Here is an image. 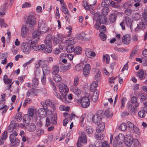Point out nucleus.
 <instances>
[{"mask_svg": "<svg viewBox=\"0 0 147 147\" xmlns=\"http://www.w3.org/2000/svg\"><path fill=\"white\" fill-rule=\"evenodd\" d=\"M34 114V110L32 108H30L29 109V115L31 117H32Z\"/></svg>", "mask_w": 147, "mask_h": 147, "instance_id": "64", "label": "nucleus"}, {"mask_svg": "<svg viewBox=\"0 0 147 147\" xmlns=\"http://www.w3.org/2000/svg\"><path fill=\"white\" fill-rule=\"evenodd\" d=\"M85 53L87 56L89 57H94L96 55L94 52L92 51L90 49L88 48L85 49Z\"/></svg>", "mask_w": 147, "mask_h": 147, "instance_id": "21", "label": "nucleus"}, {"mask_svg": "<svg viewBox=\"0 0 147 147\" xmlns=\"http://www.w3.org/2000/svg\"><path fill=\"white\" fill-rule=\"evenodd\" d=\"M27 130L30 132H32L35 131L36 129V126L35 124L33 123H31L29 124H28L26 127Z\"/></svg>", "mask_w": 147, "mask_h": 147, "instance_id": "19", "label": "nucleus"}, {"mask_svg": "<svg viewBox=\"0 0 147 147\" xmlns=\"http://www.w3.org/2000/svg\"><path fill=\"white\" fill-rule=\"evenodd\" d=\"M132 10L130 9H127L124 11V13L126 15L129 16H130L132 13Z\"/></svg>", "mask_w": 147, "mask_h": 147, "instance_id": "60", "label": "nucleus"}, {"mask_svg": "<svg viewBox=\"0 0 147 147\" xmlns=\"http://www.w3.org/2000/svg\"><path fill=\"white\" fill-rule=\"evenodd\" d=\"M117 16V14L115 13L111 14L110 15L109 19L110 22L112 23L114 22L116 20Z\"/></svg>", "mask_w": 147, "mask_h": 147, "instance_id": "31", "label": "nucleus"}, {"mask_svg": "<svg viewBox=\"0 0 147 147\" xmlns=\"http://www.w3.org/2000/svg\"><path fill=\"white\" fill-rule=\"evenodd\" d=\"M131 103L134 105L136 107H138L139 106L140 104L139 102L137 101V98L135 96L131 97Z\"/></svg>", "mask_w": 147, "mask_h": 147, "instance_id": "24", "label": "nucleus"}, {"mask_svg": "<svg viewBox=\"0 0 147 147\" xmlns=\"http://www.w3.org/2000/svg\"><path fill=\"white\" fill-rule=\"evenodd\" d=\"M61 10L64 13L68 14V16L69 17L70 16V13H69L68 9L66 8V5H65V6H63L61 7Z\"/></svg>", "mask_w": 147, "mask_h": 147, "instance_id": "37", "label": "nucleus"}, {"mask_svg": "<svg viewBox=\"0 0 147 147\" xmlns=\"http://www.w3.org/2000/svg\"><path fill=\"white\" fill-rule=\"evenodd\" d=\"M90 66L89 64H87L85 66L83 70V74L86 76L89 75L90 72Z\"/></svg>", "mask_w": 147, "mask_h": 147, "instance_id": "14", "label": "nucleus"}, {"mask_svg": "<svg viewBox=\"0 0 147 147\" xmlns=\"http://www.w3.org/2000/svg\"><path fill=\"white\" fill-rule=\"evenodd\" d=\"M98 82L96 81H93L90 86V91L91 92L95 91L96 88L98 86Z\"/></svg>", "mask_w": 147, "mask_h": 147, "instance_id": "26", "label": "nucleus"}, {"mask_svg": "<svg viewBox=\"0 0 147 147\" xmlns=\"http://www.w3.org/2000/svg\"><path fill=\"white\" fill-rule=\"evenodd\" d=\"M61 38V42H60L61 45V46L65 47L66 45H73L76 42V40L75 38H71L68 40L67 39L66 37L60 38Z\"/></svg>", "mask_w": 147, "mask_h": 147, "instance_id": "3", "label": "nucleus"}, {"mask_svg": "<svg viewBox=\"0 0 147 147\" xmlns=\"http://www.w3.org/2000/svg\"><path fill=\"white\" fill-rule=\"evenodd\" d=\"M147 26V24L141 22H140L139 24H138L136 28V30L137 29H145L146 28V26Z\"/></svg>", "mask_w": 147, "mask_h": 147, "instance_id": "23", "label": "nucleus"}, {"mask_svg": "<svg viewBox=\"0 0 147 147\" xmlns=\"http://www.w3.org/2000/svg\"><path fill=\"white\" fill-rule=\"evenodd\" d=\"M134 132L137 134L138 135H139L140 134V130L138 127L136 126H134L133 129Z\"/></svg>", "mask_w": 147, "mask_h": 147, "instance_id": "62", "label": "nucleus"}, {"mask_svg": "<svg viewBox=\"0 0 147 147\" xmlns=\"http://www.w3.org/2000/svg\"><path fill=\"white\" fill-rule=\"evenodd\" d=\"M132 18L134 20H138L140 19L141 16L138 13H136L133 14Z\"/></svg>", "mask_w": 147, "mask_h": 147, "instance_id": "41", "label": "nucleus"}, {"mask_svg": "<svg viewBox=\"0 0 147 147\" xmlns=\"http://www.w3.org/2000/svg\"><path fill=\"white\" fill-rule=\"evenodd\" d=\"M80 102L81 106L84 108L88 107L90 103L89 98L86 96L83 97L82 98Z\"/></svg>", "mask_w": 147, "mask_h": 147, "instance_id": "11", "label": "nucleus"}, {"mask_svg": "<svg viewBox=\"0 0 147 147\" xmlns=\"http://www.w3.org/2000/svg\"><path fill=\"white\" fill-rule=\"evenodd\" d=\"M124 136L121 133H119L115 137V139L113 143L114 147H123V141L124 140Z\"/></svg>", "mask_w": 147, "mask_h": 147, "instance_id": "2", "label": "nucleus"}, {"mask_svg": "<svg viewBox=\"0 0 147 147\" xmlns=\"http://www.w3.org/2000/svg\"><path fill=\"white\" fill-rule=\"evenodd\" d=\"M109 11V8L106 7L102 9V13L104 15H107L108 14Z\"/></svg>", "mask_w": 147, "mask_h": 147, "instance_id": "50", "label": "nucleus"}, {"mask_svg": "<svg viewBox=\"0 0 147 147\" xmlns=\"http://www.w3.org/2000/svg\"><path fill=\"white\" fill-rule=\"evenodd\" d=\"M136 75L141 80L144 79L146 76V74L142 69H140Z\"/></svg>", "mask_w": 147, "mask_h": 147, "instance_id": "17", "label": "nucleus"}, {"mask_svg": "<svg viewBox=\"0 0 147 147\" xmlns=\"http://www.w3.org/2000/svg\"><path fill=\"white\" fill-rule=\"evenodd\" d=\"M25 132L23 130H21L20 133V136L22 137V140L23 142H25L26 140V138L25 136Z\"/></svg>", "mask_w": 147, "mask_h": 147, "instance_id": "54", "label": "nucleus"}, {"mask_svg": "<svg viewBox=\"0 0 147 147\" xmlns=\"http://www.w3.org/2000/svg\"><path fill=\"white\" fill-rule=\"evenodd\" d=\"M52 51V49L51 45H46L44 50L45 53H50Z\"/></svg>", "mask_w": 147, "mask_h": 147, "instance_id": "34", "label": "nucleus"}, {"mask_svg": "<svg viewBox=\"0 0 147 147\" xmlns=\"http://www.w3.org/2000/svg\"><path fill=\"white\" fill-rule=\"evenodd\" d=\"M100 72L99 70H97V73L95 76V80L97 82H100L101 80V77L100 76Z\"/></svg>", "mask_w": 147, "mask_h": 147, "instance_id": "35", "label": "nucleus"}, {"mask_svg": "<svg viewBox=\"0 0 147 147\" xmlns=\"http://www.w3.org/2000/svg\"><path fill=\"white\" fill-rule=\"evenodd\" d=\"M110 3V0H104L102 1L101 3V5L102 7H107L109 5Z\"/></svg>", "mask_w": 147, "mask_h": 147, "instance_id": "44", "label": "nucleus"}, {"mask_svg": "<svg viewBox=\"0 0 147 147\" xmlns=\"http://www.w3.org/2000/svg\"><path fill=\"white\" fill-rule=\"evenodd\" d=\"M3 80L5 84L8 85L7 87L8 89H9V79L7 75H5L3 76Z\"/></svg>", "mask_w": 147, "mask_h": 147, "instance_id": "38", "label": "nucleus"}, {"mask_svg": "<svg viewBox=\"0 0 147 147\" xmlns=\"http://www.w3.org/2000/svg\"><path fill=\"white\" fill-rule=\"evenodd\" d=\"M66 50L67 52L70 53L74 52V46L73 45H67Z\"/></svg>", "mask_w": 147, "mask_h": 147, "instance_id": "42", "label": "nucleus"}, {"mask_svg": "<svg viewBox=\"0 0 147 147\" xmlns=\"http://www.w3.org/2000/svg\"><path fill=\"white\" fill-rule=\"evenodd\" d=\"M141 21L147 24V14H144L141 19Z\"/></svg>", "mask_w": 147, "mask_h": 147, "instance_id": "56", "label": "nucleus"}, {"mask_svg": "<svg viewBox=\"0 0 147 147\" xmlns=\"http://www.w3.org/2000/svg\"><path fill=\"white\" fill-rule=\"evenodd\" d=\"M85 33L84 32H81L80 34L77 35V38L81 40H85L86 39L85 37Z\"/></svg>", "mask_w": 147, "mask_h": 147, "instance_id": "48", "label": "nucleus"}, {"mask_svg": "<svg viewBox=\"0 0 147 147\" xmlns=\"http://www.w3.org/2000/svg\"><path fill=\"white\" fill-rule=\"evenodd\" d=\"M82 5L86 9H89L92 13H94L93 7L89 5L86 1H84L82 3Z\"/></svg>", "mask_w": 147, "mask_h": 147, "instance_id": "16", "label": "nucleus"}, {"mask_svg": "<svg viewBox=\"0 0 147 147\" xmlns=\"http://www.w3.org/2000/svg\"><path fill=\"white\" fill-rule=\"evenodd\" d=\"M59 91L61 94L64 98L66 96L67 93L68 91V89L67 86L64 84H61L59 86Z\"/></svg>", "mask_w": 147, "mask_h": 147, "instance_id": "9", "label": "nucleus"}, {"mask_svg": "<svg viewBox=\"0 0 147 147\" xmlns=\"http://www.w3.org/2000/svg\"><path fill=\"white\" fill-rule=\"evenodd\" d=\"M41 66L42 67L43 74H45L47 72H49V68L46 64V61L44 60H41Z\"/></svg>", "mask_w": 147, "mask_h": 147, "instance_id": "13", "label": "nucleus"}, {"mask_svg": "<svg viewBox=\"0 0 147 147\" xmlns=\"http://www.w3.org/2000/svg\"><path fill=\"white\" fill-rule=\"evenodd\" d=\"M103 116V111L101 110L98 111L92 117V121L95 124H98L101 121Z\"/></svg>", "mask_w": 147, "mask_h": 147, "instance_id": "4", "label": "nucleus"}, {"mask_svg": "<svg viewBox=\"0 0 147 147\" xmlns=\"http://www.w3.org/2000/svg\"><path fill=\"white\" fill-rule=\"evenodd\" d=\"M95 136L96 139L102 140L104 139V136L102 134H95Z\"/></svg>", "mask_w": 147, "mask_h": 147, "instance_id": "46", "label": "nucleus"}, {"mask_svg": "<svg viewBox=\"0 0 147 147\" xmlns=\"http://www.w3.org/2000/svg\"><path fill=\"white\" fill-rule=\"evenodd\" d=\"M46 110V109H45L42 108H40L38 111V114L40 116L45 115L46 113L45 111Z\"/></svg>", "mask_w": 147, "mask_h": 147, "instance_id": "47", "label": "nucleus"}, {"mask_svg": "<svg viewBox=\"0 0 147 147\" xmlns=\"http://www.w3.org/2000/svg\"><path fill=\"white\" fill-rule=\"evenodd\" d=\"M53 77V79L54 80L57 82H59L61 81L62 80L61 76L57 74Z\"/></svg>", "mask_w": 147, "mask_h": 147, "instance_id": "52", "label": "nucleus"}, {"mask_svg": "<svg viewBox=\"0 0 147 147\" xmlns=\"http://www.w3.org/2000/svg\"><path fill=\"white\" fill-rule=\"evenodd\" d=\"M127 125L130 130L132 129L135 126L130 121H128L127 122Z\"/></svg>", "mask_w": 147, "mask_h": 147, "instance_id": "57", "label": "nucleus"}, {"mask_svg": "<svg viewBox=\"0 0 147 147\" xmlns=\"http://www.w3.org/2000/svg\"><path fill=\"white\" fill-rule=\"evenodd\" d=\"M79 77L77 76H76L74 79V80L73 83V85L74 86H76L79 83Z\"/></svg>", "mask_w": 147, "mask_h": 147, "instance_id": "61", "label": "nucleus"}, {"mask_svg": "<svg viewBox=\"0 0 147 147\" xmlns=\"http://www.w3.org/2000/svg\"><path fill=\"white\" fill-rule=\"evenodd\" d=\"M86 130L87 133L88 134H91L93 132L92 127L90 126H87L86 127Z\"/></svg>", "mask_w": 147, "mask_h": 147, "instance_id": "59", "label": "nucleus"}, {"mask_svg": "<svg viewBox=\"0 0 147 147\" xmlns=\"http://www.w3.org/2000/svg\"><path fill=\"white\" fill-rule=\"evenodd\" d=\"M110 4L111 6L114 8H119L120 7L119 3L117 1L114 2L113 1H110Z\"/></svg>", "mask_w": 147, "mask_h": 147, "instance_id": "36", "label": "nucleus"}, {"mask_svg": "<svg viewBox=\"0 0 147 147\" xmlns=\"http://www.w3.org/2000/svg\"><path fill=\"white\" fill-rule=\"evenodd\" d=\"M128 108L129 110L131 112H134L135 111V109L134 106L133 105L129 104L128 106Z\"/></svg>", "mask_w": 147, "mask_h": 147, "instance_id": "58", "label": "nucleus"}, {"mask_svg": "<svg viewBox=\"0 0 147 147\" xmlns=\"http://www.w3.org/2000/svg\"><path fill=\"white\" fill-rule=\"evenodd\" d=\"M42 34L39 31L36 30L34 31L32 34L33 38L34 39V41L36 42L38 41L39 39V36Z\"/></svg>", "mask_w": 147, "mask_h": 147, "instance_id": "18", "label": "nucleus"}, {"mask_svg": "<svg viewBox=\"0 0 147 147\" xmlns=\"http://www.w3.org/2000/svg\"><path fill=\"white\" fill-rule=\"evenodd\" d=\"M124 140L125 144L128 147L130 146L133 142V137L130 134H127L124 136Z\"/></svg>", "mask_w": 147, "mask_h": 147, "instance_id": "7", "label": "nucleus"}, {"mask_svg": "<svg viewBox=\"0 0 147 147\" xmlns=\"http://www.w3.org/2000/svg\"><path fill=\"white\" fill-rule=\"evenodd\" d=\"M22 114L21 112L17 113L15 116V119L18 121H20L22 119Z\"/></svg>", "mask_w": 147, "mask_h": 147, "instance_id": "45", "label": "nucleus"}, {"mask_svg": "<svg viewBox=\"0 0 147 147\" xmlns=\"http://www.w3.org/2000/svg\"><path fill=\"white\" fill-rule=\"evenodd\" d=\"M132 6V3L130 1H128L124 4L123 7L125 9L130 8Z\"/></svg>", "mask_w": 147, "mask_h": 147, "instance_id": "43", "label": "nucleus"}, {"mask_svg": "<svg viewBox=\"0 0 147 147\" xmlns=\"http://www.w3.org/2000/svg\"><path fill=\"white\" fill-rule=\"evenodd\" d=\"M139 96L140 97L141 101H144L147 100V96L143 93H140L139 94Z\"/></svg>", "mask_w": 147, "mask_h": 147, "instance_id": "49", "label": "nucleus"}, {"mask_svg": "<svg viewBox=\"0 0 147 147\" xmlns=\"http://www.w3.org/2000/svg\"><path fill=\"white\" fill-rule=\"evenodd\" d=\"M44 133V131L43 129L38 128L36 130V134L37 136H39L42 135Z\"/></svg>", "mask_w": 147, "mask_h": 147, "instance_id": "51", "label": "nucleus"}, {"mask_svg": "<svg viewBox=\"0 0 147 147\" xmlns=\"http://www.w3.org/2000/svg\"><path fill=\"white\" fill-rule=\"evenodd\" d=\"M143 110L140 111L138 112V115L141 118H144L145 116V113Z\"/></svg>", "mask_w": 147, "mask_h": 147, "instance_id": "63", "label": "nucleus"}, {"mask_svg": "<svg viewBox=\"0 0 147 147\" xmlns=\"http://www.w3.org/2000/svg\"><path fill=\"white\" fill-rule=\"evenodd\" d=\"M127 128V125L125 123H122L119 126V129L123 131H125Z\"/></svg>", "mask_w": 147, "mask_h": 147, "instance_id": "53", "label": "nucleus"}, {"mask_svg": "<svg viewBox=\"0 0 147 147\" xmlns=\"http://www.w3.org/2000/svg\"><path fill=\"white\" fill-rule=\"evenodd\" d=\"M30 118L28 114L24 115L23 117V121L24 124H28L30 122Z\"/></svg>", "mask_w": 147, "mask_h": 147, "instance_id": "30", "label": "nucleus"}, {"mask_svg": "<svg viewBox=\"0 0 147 147\" xmlns=\"http://www.w3.org/2000/svg\"><path fill=\"white\" fill-rule=\"evenodd\" d=\"M21 49L24 53L26 54H28L31 51V45L29 42L24 41L21 44Z\"/></svg>", "mask_w": 147, "mask_h": 147, "instance_id": "6", "label": "nucleus"}, {"mask_svg": "<svg viewBox=\"0 0 147 147\" xmlns=\"http://www.w3.org/2000/svg\"><path fill=\"white\" fill-rule=\"evenodd\" d=\"M78 140L80 141V142H82L83 143H86L87 142V139L86 136L84 132H81V135L80 136L78 139Z\"/></svg>", "mask_w": 147, "mask_h": 147, "instance_id": "15", "label": "nucleus"}, {"mask_svg": "<svg viewBox=\"0 0 147 147\" xmlns=\"http://www.w3.org/2000/svg\"><path fill=\"white\" fill-rule=\"evenodd\" d=\"M131 40V36L129 34H125L122 37V42L125 45H129L130 43Z\"/></svg>", "mask_w": 147, "mask_h": 147, "instance_id": "12", "label": "nucleus"}, {"mask_svg": "<svg viewBox=\"0 0 147 147\" xmlns=\"http://www.w3.org/2000/svg\"><path fill=\"white\" fill-rule=\"evenodd\" d=\"M101 23L98 19L96 20L95 23L94 25V27L97 30H98L101 24Z\"/></svg>", "mask_w": 147, "mask_h": 147, "instance_id": "55", "label": "nucleus"}, {"mask_svg": "<svg viewBox=\"0 0 147 147\" xmlns=\"http://www.w3.org/2000/svg\"><path fill=\"white\" fill-rule=\"evenodd\" d=\"M98 92L96 90L94 92L92 97V100L94 102H96L98 98Z\"/></svg>", "mask_w": 147, "mask_h": 147, "instance_id": "32", "label": "nucleus"}, {"mask_svg": "<svg viewBox=\"0 0 147 147\" xmlns=\"http://www.w3.org/2000/svg\"><path fill=\"white\" fill-rule=\"evenodd\" d=\"M132 22V20L129 17L126 16L125 18V20L123 22H121L120 24V25L121 26L122 30H125V29L124 23H125L127 26L131 27Z\"/></svg>", "mask_w": 147, "mask_h": 147, "instance_id": "8", "label": "nucleus"}, {"mask_svg": "<svg viewBox=\"0 0 147 147\" xmlns=\"http://www.w3.org/2000/svg\"><path fill=\"white\" fill-rule=\"evenodd\" d=\"M104 113L107 117H111L113 115V113H111V110L109 109H106Z\"/></svg>", "mask_w": 147, "mask_h": 147, "instance_id": "39", "label": "nucleus"}, {"mask_svg": "<svg viewBox=\"0 0 147 147\" xmlns=\"http://www.w3.org/2000/svg\"><path fill=\"white\" fill-rule=\"evenodd\" d=\"M21 35L23 38H25L27 35L26 29V26L23 25L21 29Z\"/></svg>", "mask_w": 147, "mask_h": 147, "instance_id": "29", "label": "nucleus"}, {"mask_svg": "<svg viewBox=\"0 0 147 147\" xmlns=\"http://www.w3.org/2000/svg\"><path fill=\"white\" fill-rule=\"evenodd\" d=\"M59 70V67L58 65H55L52 67V74L53 75H57L58 73Z\"/></svg>", "mask_w": 147, "mask_h": 147, "instance_id": "28", "label": "nucleus"}, {"mask_svg": "<svg viewBox=\"0 0 147 147\" xmlns=\"http://www.w3.org/2000/svg\"><path fill=\"white\" fill-rule=\"evenodd\" d=\"M105 127L104 123H102L99 124L96 128V131L97 133L102 132L103 131Z\"/></svg>", "mask_w": 147, "mask_h": 147, "instance_id": "20", "label": "nucleus"}, {"mask_svg": "<svg viewBox=\"0 0 147 147\" xmlns=\"http://www.w3.org/2000/svg\"><path fill=\"white\" fill-rule=\"evenodd\" d=\"M26 23L30 27L36 23V20L34 16L31 15H29L26 21Z\"/></svg>", "mask_w": 147, "mask_h": 147, "instance_id": "10", "label": "nucleus"}, {"mask_svg": "<svg viewBox=\"0 0 147 147\" xmlns=\"http://www.w3.org/2000/svg\"><path fill=\"white\" fill-rule=\"evenodd\" d=\"M32 49L34 51L39 50V45H37V42L35 41H31L30 42Z\"/></svg>", "mask_w": 147, "mask_h": 147, "instance_id": "25", "label": "nucleus"}, {"mask_svg": "<svg viewBox=\"0 0 147 147\" xmlns=\"http://www.w3.org/2000/svg\"><path fill=\"white\" fill-rule=\"evenodd\" d=\"M38 26L39 31L42 34L46 33L48 30V28L47 26L46 22L45 21L39 20Z\"/></svg>", "mask_w": 147, "mask_h": 147, "instance_id": "5", "label": "nucleus"}, {"mask_svg": "<svg viewBox=\"0 0 147 147\" xmlns=\"http://www.w3.org/2000/svg\"><path fill=\"white\" fill-rule=\"evenodd\" d=\"M46 102L47 104V106H50L51 108L53 110L55 111V106L53 102L49 99L46 100Z\"/></svg>", "mask_w": 147, "mask_h": 147, "instance_id": "22", "label": "nucleus"}, {"mask_svg": "<svg viewBox=\"0 0 147 147\" xmlns=\"http://www.w3.org/2000/svg\"><path fill=\"white\" fill-rule=\"evenodd\" d=\"M107 19V17L104 15H100L98 17V20L102 24H105L106 23Z\"/></svg>", "mask_w": 147, "mask_h": 147, "instance_id": "27", "label": "nucleus"}, {"mask_svg": "<svg viewBox=\"0 0 147 147\" xmlns=\"http://www.w3.org/2000/svg\"><path fill=\"white\" fill-rule=\"evenodd\" d=\"M27 96L28 97L30 95L34 96L36 95L35 90L34 89H31L28 90L26 94Z\"/></svg>", "mask_w": 147, "mask_h": 147, "instance_id": "33", "label": "nucleus"}, {"mask_svg": "<svg viewBox=\"0 0 147 147\" xmlns=\"http://www.w3.org/2000/svg\"><path fill=\"white\" fill-rule=\"evenodd\" d=\"M19 127L18 123H15L14 121L11 122L10 124V130H11L10 131V141L11 144L10 145L11 146H17L19 144L20 140L16 138L18 135L16 131L18 129Z\"/></svg>", "mask_w": 147, "mask_h": 147, "instance_id": "1", "label": "nucleus"}, {"mask_svg": "<svg viewBox=\"0 0 147 147\" xmlns=\"http://www.w3.org/2000/svg\"><path fill=\"white\" fill-rule=\"evenodd\" d=\"M74 50L75 54L79 55L81 53L82 49L80 47L77 46L74 48Z\"/></svg>", "mask_w": 147, "mask_h": 147, "instance_id": "40", "label": "nucleus"}]
</instances>
